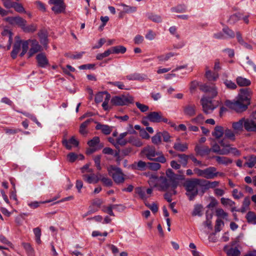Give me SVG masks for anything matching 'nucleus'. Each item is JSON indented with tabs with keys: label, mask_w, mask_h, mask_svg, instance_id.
Listing matches in <instances>:
<instances>
[{
	"label": "nucleus",
	"mask_w": 256,
	"mask_h": 256,
	"mask_svg": "<svg viewBox=\"0 0 256 256\" xmlns=\"http://www.w3.org/2000/svg\"><path fill=\"white\" fill-rule=\"evenodd\" d=\"M246 218L249 224H256V214L252 211L248 212L246 214Z\"/></svg>",
	"instance_id": "32"
},
{
	"label": "nucleus",
	"mask_w": 256,
	"mask_h": 256,
	"mask_svg": "<svg viewBox=\"0 0 256 256\" xmlns=\"http://www.w3.org/2000/svg\"><path fill=\"white\" fill-rule=\"evenodd\" d=\"M134 98L130 95L114 96L111 98L110 102L112 105L117 106H127L132 103Z\"/></svg>",
	"instance_id": "6"
},
{
	"label": "nucleus",
	"mask_w": 256,
	"mask_h": 256,
	"mask_svg": "<svg viewBox=\"0 0 256 256\" xmlns=\"http://www.w3.org/2000/svg\"><path fill=\"white\" fill-rule=\"evenodd\" d=\"M216 215L218 218L225 220H227V218L228 216V213L224 212L222 208H218L216 209Z\"/></svg>",
	"instance_id": "42"
},
{
	"label": "nucleus",
	"mask_w": 256,
	"mask_h": 256,
	"mask_svg": "<svg viewBox=\"0 0 256 256\" xmlns=\"http://www.w3.org/2000/svg\"><path fill=\"white\" fill-rule=\"evenodd\" d=\"M99 174H84L82 176V178L88 184H96L100 180Z\"/></svg>",
	"instance_id": "16"
},
{
	"label": "nucleus",
	"mask_w": 256,
	"mask_h": 256,
	"mask_svg": "<svg viewBox=\"0 0 256 256\" xmlns=\"http://www.w3.org/2000/svg\"><path fill=\"white\" fill-rule=\"evenodd\" d=\"M244 159L246 161L244 164V166L248 168H252L255 166L256 164V156L252 154L244 156Z\"/></svg>",
	"instance_id": "17"
},
{
	"label": "nucleus",
	"mask_w": 256,
	"mask_h": 256,
	"mask_svg": "<svg viewBox=\"0 0 256 256\" xmlns=\"http://www.w3.org/2000/svg\"><path fill=\"white\" fill-rule=\"evenodd\" d=\"M223 32L227 35L229 38H233L234 37V32L228 27H225L222 28Z\"/></svg>",
	"instance_id": "61"
},
{
	"label": "nucleus",
	"mask_w": 256,
	"mask_h": 256,
	"mask_svg": "<svg viewBox=\"0 0 256 256\" xmlns=\"http://www.w3.org/2000/svg\"><path fill=\"white\" fill-rule=\"evenodd\" d=\"M149 184L154 188H156L160 191H172V193L176 194V188L178 186V182L176 180H168L164 176L158 178L152 176L148 181Z\"/></svg>",
	"instance_id": "2"
},
{
	"label": "nucleus",
	"mask_w": 256,
	"mask_h": 256,
	"mask_svg": "<svg viewBox=\"0 0 256 256\" xmlns=\"http://www.w3.org/2000/svg\"><path fill=\"white\" fill-rule=\"evenodd\" d=\"M38 36L40 37L41 44L44 46L46 45L48 40L46 34L44 32L41 31L38 32Z\"/></svg>",
	"instance_id": "54"
},
{
	"label": "nucleus",
	"mask_w": 256,
	"mask_h": 256,
	"mask_svg": "<svg viewBox=\"0 0 256 256\" xmlns=\"http://www.w3.org/2000/svg\"><path fill=\"white\" fill-rule=\"evenodd\" d=\"M127 132H124L120 134L118 138L116 139V144H118V145L124 146L127 142H128L124 139V138L127 135Z\"/></svg>",
	"instance_id": "39"
},
{
	"label": "nucleus",
	"mask_w": 256,
	"mask_h": 256,
	"mask_svg": "<svg viewBox=\"0 0 256 256\" xmlns=\"http://www.w3.org/2000/svg\"><path fill=\"white\" fill-rule=\"evenodd\" d=\"M148 18L153 22L160 23L162 22V17L158 14H154L152 12H148L146 14Z\"/></svg>",
	"instance_id": "31"
},
{
	"label": "nucleus",
	"mask_w": 256,
	"mask_h": 256,
	"mask_svg": "<svg viewBox=\"0 0 256 256\" xmlns=\"http://www.w3.org/2000/svg\"><path fill=\"white\" fill-rule=\"evenodd\" d=\"M202 209V206L201 205H200V204L195 205L194 209L192 212V216H202V213H201Z\"/></svg>",
	"instance_id": "58"
},
{
	"label": "nucleus",
	"mask_w": 256,
	"mask_h": 256,
	"mask_svg": "<svg viewBox=\"0 0 256 256\" xmlns=\"http://www.w3.org/2000/svg\"><path fill=\"white\" fill-rule=\"evenodd\" d=\"M242 19V15L240 14H236L231 16L229 19L228 22L231 24H234L238 21Z\"/></svg>",
	"instance_id": "48"
},
{
	"label": "nucleus",
	"mask_w": 256,
	"mask_h": 256,
	"mask_svg": "<svg viewBox=\"0 0 256 256\" xmlns=\"http://www.w3.org/2000/svg\"><path fill=\"white\" fill-rule=\"evenodd\" d=\"M34 233L36 238V243L40 244L41 243L40 236H41V230L40 228L37 227L33 230Z\"/></svg>",
	"instance_id": "47"
},
{
	"label": "nucleus",
	"mask_w": 256,
	"mask_h": 256,
	"mask_svg": "<svg viewBox=\"0 0 256 256\" xmlns=\"http://www.w3.org/2000/svg\"><path fill=\"white\" fill-rule=\"evenodd\" d=\"M66 6L64 3L60 4H54L52 8V10L55 14H60L64 11Z\"/></svg>",
	"instance_id": "35"
},
{
	"label": "nucleus",
	"mask_w": 256,
	"mask_h": 256,
	"mask_svg": "<svg viewBox=\"0 0 256 256\" xmlns=\"http://www.w3.org/2000/svg\"><path fill=\"white\" fill-rule=\"evenodd\" d=\"M244 129L248 132H256V116L245 118Z\"/></svg>",
	"instance_id": "12"
},
{
	"label": "nucleus",
	"mask_w": 256,
	"mask_h": 256,
	"mask_svg": "<svg viewBox=\"0 0 256 256\" xmlns=\"http://www.w3.org/2000/svg\"><path fill=\"white\" fill-rule=\"evenodd\" d=\"M173 147L176 150L181 152H185L188 148V146L186 143H181L180 142H175Z\"/></svg>",
	"instance_id": "29"
},
{
	"label": "nucleus",
	"mask_w": 256,
	"mask_h": 256,
	"mask_svg": "<svg viewBox=\"0 0 256 256\" xmlns=\"http://www.w3.org/2000/svg\"><path fill=\"white\" fill-rule=\"evenodd\" d=\"M146 118L152 122H164L166 124L170 123L168 118L163 116L162 114L160 112H150L148 114Z\"/></svg>",
	"instance_id": "7"
},
{
	"label": "nucleus",
	"mask_w": 256,
	"mask_h": 256,
	"mask_svg": "<svg viewBox=\"0 0 256 256\" xmlns=\"http://www.w3.org/2000/svg\"><path fill=\"white\" fill-rule=\"evenodd\" d=\"M224 138L232 141L235 140V135L234 132L228 128L224 130Z\"/></svg>",
	"instance_id": "37"
},
{
	"label": "nucleus",
	"mask_w": 256,
	"mask_h": 256,
	"mask_svg": "<svg viewBox=\"0 0 256 256\" xmlns=\"http://www.w3.org/2000/svg\"><path fill=\"white\" fill-rule=\"evenodd\" d=\"M206 76L208 80L215 81L218 78V74L217 73H212L210 70H207L206 72Z\"/></svg>",
	"instance_id": "44"
},
{
	"label": "nucleus",
	"mask_w": 256,
	"mask_h": 256,
	"mask_svg": "<svg viewBox=\"0 0 256 256\" xmlns=\"http://www.w3.org/2000/svg\"><path fill=\"white\" fill-rule=\"evenodd\" d=\"M137 108L142 112H146L148 110V106L146 105L140 104L139 102L136 103Z\"/></svg>",
	"instance_id": "64"
},
{
	"label": "nucleus",
	"mask_w": 256,
	"mask_h": 256,
	"mask_svg": "<svg viewBox=\"0 0 256 256\" xmlns=\"http://www.w3.org/2000/svg\"><path fill=\"white\" fill-rule=\"evenodd\" d=\"M38 66L41 68H46L48 65V60L44 53L38 54L36 56Z\"/></svg>",
	"instance_id": "19"
},
{
	"label": "nucleus",
	"mask_w": 256,
	"mask_h": 256,
	"mask_svg": "<svg viewBox=\"0 0 256 256\" xmlns=\"http://www.w3.org/2000/svg\"><path fill=\"white\" fill-rule=\"evenodd\" d=\"M171 10L175 12H184L186 11V7L184 4H180L172 8Z\"/></svg>",
	"instance_id": "45"
},
{
	"label": "nucleus",
	"mask_w": 256,
	"mask_h": 256,
	"mask_svg": "<svg viewBox=\"0 0 256 256\" xmlns=\"http://www.w3.org/2000/svg\"><path fill=\"white\" fill-rule=\"evenodd\" d=\"M184 114L192 117L196 114V107L195 104H188L183 108Z\"/></svg>",
	"instance_id": "15"
},
{
	"label": "nucleus",
	"mask_w": 256,
	"mask_h": 256,
	"mask_svg": "<svg viewBox=\"0 0 256 256\" xmlns=\"http://www.w3.org/2000/svg\"><path fill=\"white\" fill-rule=\"evenodd\" d=\"M224 226V222L220 219H218L216 220V224L215 226V231L216 232H220L222 227Z\"/></svg>",
	"instance_id": "63"
},
{
	"label": "nucleus",
	"mask_w": 256,
	"mask_h": 256,
	"mask_svg": "<svg viewBox=\"0 0 256 256\" xmlns=\"http://www.w3.org/2000/svg\"><path fill=\"white\" fill-rule=\"evenodd\" d=\"M111 51L110 49H108V50H106L103 53L98 54L96 56V58L98 60H102L104 58H106L110 54Z\"/></svg>",
	"instance_id": "57"
},
{
	"label": "nucleus",
	"mask_w": 256,
	"mask_h": 256,
	"mask_svg": "<svg viewBox=\"0 0 256 256\" xmlns=\"http://www.w3.org/2000/svg\"><path fill=\"white\" fill-rule=\"evenodd\" d=\"M136 193L138 194L142 199H146L147 198L145 190L144 188L138 187L136 188Z\"/></svg>",
	"instance_id": "59"
},
{
	"label": "nucleus",
	"mask_w": 256,
	"mask_h": 256,
	"mask_svg": "<svg viewBox=\"0 0 256 256\" xmlns=\"http://www.w3.org/2000/svg\"><path fill=\"white\" fill-rule=\"evenodd\" d=\"M194 172L198 176L204 178L206 179H212L216 177V168L214 166H210L204 170L196 168L194 170Z\"/></svg>",
	"instance_id": "4"
},
{
	"label": "nucleus",
	"mask_w": 256,
	"mask_h": 256,
	"mask_svg": "<svg viewBox=\"0 0 256 256\" xmlns=\"http://www.w3.org/2000/svg\"><path fill=\"white\" fill-rule=\"evenodd\" d=\"M200 90L210 96V99L216 96L218 94L217 89L214 86H210L206 84L202 85L200 86Z\"/></svg>",
	"instance_id": "13"
},
{
	"label": "nucleus",
	"mask_w": 256,
	"mask_h": 256,
	"mask_svg": "<svg viewBox=\"0 0 256 256\" xmlns=\"http://www.w3.org/2000/svg\"><path fill=\"white\" fill-rule=\"evenodd\" d=\"M245 118H242L238 122L232 123V126L236 132H241L244 128Z\"/></svg>",
	"instance_id": "23"
},
{
	"label": "nucleus",
	"mask_w": 256,
	"mask_h": 256,
	"mask_svg": "<svg viewBox=\"0 0 256 256\" xmlns=\"http://www.w3.org/2000/svg\"><path fill=\"white\" fill-rule=\"evenodd\" d=\"M99 176L100 180L105 186H112V182L110 178L103 176L101 174H99Z\"/></svg>",
	"instance_id": "51"
},
{
	"label": "nucleus",
	"mask_w": 256,
	"mask_h": 256,
	"mask_svg": "<svg viewBox=\"0 0 256 256\" xmlns=\"http://www.w3.org/2000/svg\"><path fill=\"white\" fill-rule=\"evenodd\" d=\"M116 206V205L115 204L110 205L108 207L104 206L102 208V210L111 216H114V213L112 212V209L114 208Z\"/></svg>",
	"instance_id": "52"
},
{
	"label": "nucleus",
	"mask_w": 256,
	"mask_h": 256,
	"mask_svg": "<svg viewBox=\"0 0 256 256\" xmlns=\"http://www.w3.org/2000/svg\"><path fill=\"white\" fill-rule=\"evenodd\" d=\"M224 84L227 88L234 90L237 88L236 84L230 80H226L224 81Z\"/></svg>",
	"instance_id": "60"
},
{
	"label": "nucleus",
	"mask_w": 256,
	"mask_h": 256,
	"mask_svg": "<svg viewBox=\"0 0 256 256\" xmlns=\"http://www.w3.org/2000/svg\"><path fill=\"white\" fill-rule=\"evenodd\" d=\"M31 48L28 52V58L32 56L34 54L41 50L42 47L36 40H30Z\"/></svg>",
	"instance_id": "14"
},
{
	"label": "nucleus",
	"mask_w": 256,
	"mask_h": 256,
	"mask_svg": "<svg viewBox=\"0 0 256 256\" xmlns=\"http://www.w3.org/2000/svg\"><path fill=\"white\" fill-rule=\"evenodd\" d=\"M176 54L174 52H168L164 55H161L158 56V59L162 62L168 60L170 58L176 56Z\"/></svg>",
	"instance_id": "43"
},
{
	"label": "nucleus",
	"mask_w": 256,
	"mask_h": 256,
	"mask_svg": "<svg viewBox=\"0 0 256 256\" xmlns=\"http://www.w3.org/2000/svg\"><path fill=\"white\" fill-rule=\"evenodd\" d=\"M22 44L21 40H17L14 44L13 50L11 52V56L12 58H16L19 52Z\"/></svg>",
	"instance_id": "28"
},
{
	"label": "nucleus",
	"mask_w": 256,
	"mask_h": 256,
	"mask_svg": "<svg viewBox=\"0 0 256 256\" xmlns=\"http://www.w3.org/2000/svg\"><path fill=\"white\" fill-rule=\"evenodd\" d=\"M110 51L112 54H124L126 50V48L122 46H118L111 48Z\"/></svg>",
	"instance_id": "34"
},
{
	"label": "nucleus",
	"mask_w": 256,
	"mask_h": 256,
	"mask_svg": "<svg viewBox=\"0 0 256 256\" xmlns=\"http://www.w3.org/2000/svg\"><path fill=\"white\" fill-rule=\"evenodd\" d=\"M252 92L250 88H242L236 97V100L232 102L226 101V104L236 112L246 110L250 104Z\"/></svg>",
	"instance_id": "1"
},
{
	"label": "nucleus",
	"mask_w": 256,
	"mask_h": 256,
	"mask_svg": "<svg viewBox=\"0 0 256 256\" xmlns=\"http://www.w3.org/2000/svg\"><path fill=\"white\" fill-rule=\"evenodd\" d=\"M161 167L160 164L157 162H148V168L152 170H158Z\"/></svg>",
	"instance_id": "56"
},
{
	"label": "nucleus",
	"mask_w": 256,
	"mask_h": 256,
	"mask_svg": "<svg viewBox=\"0 0 256 256\" xmlns=\"http://www.w3.org/2000/svg\"><path fill=\"white\" fill-rule=\"evenodd\" d=\"M178 157L180 159V162L182 164L183 166L186 167L188 164V160L189 158V156L185 154H178Z\"/></svg>",
	"instance_id": "46"
},
{
	"label": "nucleus",
	"mask_w": 256,
	"mask_h": 256,
	"mask_svg": "<svg viewBox=\"0 0 256 256\" xmlns=\"http://www.w3.org/2000/svg\"><path fill=\"white\" fill-rule=\"evenodd\" d=\"M30 42V40L24 41L21 44H22V52L20 54V56H23L27 52L28 48V44Z\"/></svg>",
	"instance_id": "49"
},
{
	"label": "nucleus",
	"mask_w": 256,
	"mask_h": 256,
	"mask_svg": "<svg viewBox=\"0 0 256 256\" xmlns=\"http://www.w3.org/2000/svg\"><path fill=\"white\" fill-rule=\"evenodd\" d=\"M214 101L212 100L210 98L206 96H204L201 99V104L202 106V110L205 114H210L216 108V106L214 104Z\"/></svg>",
	"instance_id": "8"
},
{
	"label": "nucleus",
	"mask_w": 256,
	"mask_h": 256,
	"mask_svg": "<svg viewBox=\"0 0 256 256\" xmlns=\"http://www.w3.org/2000/svg\"><path fill=\"white\" fill-rule=\"evenodd\" d=\"M221 203L224 206H232L235 204V202L231 200L230 199L222 198L220 199Z\"/></svg>",
	"instance_id": "55"
},
{
	"label": "nucleus",
	"mask_w": 256,
	"mask_h": 256,
	"mask_svg": "<svg viewBox=\"0 0 256 256\" xmlns=\"http://www.w3.org/2000/svg\"><path fill=\"white\" fill-rule=\"evenodd\" d=\"M62 144L66 149L70 150L72 148V145L77 146L78 144V142L74 136H72L68 140H62Z\"/></svg>",
	"instance_id": "21"
},
{
	"label": "nucleus",
	"mask_w": 256,
	"mask_h": 256,
	"mask_svg": "<svg viewBox=\"0 0 256 256\" xmlns=\"http://www.w3.org/2000/svg\"><path fill=\"white\" fill-rule=\"evenodd\" d=\"M214 158L218 164L225 166H228L232 162V159L227 157L216 156Z\"/></svg>",
	"instance_id": "26"
},
{
	"label": "nucleus",
	"mask_w": 256,
	"mask_h": 256,
	"mask_svg": "<svg viewBox=\"0 0 256 256\" xmlns=\"http://www.w3.org/2000/svg\"><path fill=\"white\" fill-rule=\"evenodd\" d=\"M100 142V138L98 136H94L92 139L88 142V144L90 146L93 147L97 145Z\"/></svg>",
	"instance_id": "62"
},
{
	"label": "nucleus",
	"mask_w": 256,
	"mask_h": 256,
	"mask_svg": "<svg viewBox=\"0 0 256 256\" xmlns=\"http://www.w3.org/2000/svg\"><path fill=\"white\" fill-rule=\"evenodd\" d=\"M219 144L222 147V150H226L230 153H232L234 155H240V152L235 148L231 147V144L227 138H224L222 140L218 142Z\"/></svg>",
	"instance_id": "11"
},
{
	"label": "nucleus",
	"mask_w": 256,
	"mask_h": 256,
	"mask_svg": "<svg viewBox=\"0 0 256 256\" xmlns=\"http://www.w3.org/2000/svg\"><path fill=\"white\" fill-rule=\"evenodd\" d=\"M194 150L196 154L200 156L208 154L211 151V150L208 146L199 144L196 146Z\"/></svg>",
	"instance_id": "18"
},
{
	"label": "nucleus",
	"mask_w": 256,
	"mask_h": 256,
	"mask_svg": "<svg viewBox=\"0 0 256 256\" xmlns=\"http://www.w3.org/2000/svg\"><path fill=\"white\" fill-rule=\"evenodd\" d=\"M96 128V130H101L102 133L106 135L109 134L112 132V129L110 126L106 124H102L100 123H98Z\"/></svg>",
	"instance_id": "30"
},
{
	"label": "nucleus",
	"mask_w": 256,
	"mask_h": 256,
	"mask_svg": "<svg viewBox=\"0 0 256 256\" xmlns=\"http://www.w3.org/2000/svg\"><path fill=\"white\" fill-rule=\"evenodd\" d=\"M12 8H14V10L18 12H19V13H26V12L25 9L23 7L22 5L20 3L16 2L15 4H14V6Z\"/></svg>",
	"instance_id": "53"
},
{
	"label": "nucleus",
	"mask_w": 256,
	"mask_h": 256,
	"mask_svg": "<svg viewBox=\"0 0 256 256\" xmlns=\"http://www.w3.org/2000/svg\"><path fill=\"white\" fill-rule=\"evenodd\" d=\"M4 20L12 26H17L21 28L26 23V20L19 16H8L4 18Z\"/></svg>",
	"instance_id": "10"
},
{
	"label": "nucleus",
	"mask_w": 256,
	"mask_h": 256,
	"mask_svg": "<svg viewBox=\"0 0 256 256\" xmlns=\"http://www.w3.org/2000/svg\"><path fill=\"white\" fill-rule=\"evenodd\" d=\"M202 182H205V184H204V186L208 189L209 188H214L218 186L220 184V182L218 181H206L205 180H202Z\"/></svg>",
	"instance_id": "36"
},
{
	"label": "nucleus",
	"mask_w": 256,
	"mask_h": 256,
	"mask_svg": "<svg viewBox=\"0 0 256 256\" xmlns=\"http://www.w3.org/2000/svg\"><path fill=\"white\" fill-rule=\"evenodd\" d=\"M142 156H146L148 160H154L155 157L159 155V152H156L154 146L148 145L144 148L141 150Z\"/></svg>",
	"instance_id": "9"
},
{
	"label": "nucleus",
	"mask_w": 256,
	"mask_h": 256,
	"mask_svg": "<svg viewBox=\"0 0 256 256\" xmlns=\"http://www.w3.org/2000/svg\"><path fill=\"white\" fill-rule=\"evenodd\" d=\"M152 142L155 145H159L162 142L161 132H157L155 135L152 137Z\"/></svg>",
	"instance_id": "38"
},
{
	"label": "nucleus",
	"mask_w": 256,
	"mask_h": 256,
	"mask_svg": "<svg viewBox=\"0 0 256 256\" xmlns=\"http://www.w3.org/2000/svg\"><path fill=\"white\" fill-rule=\"evenodd\" d=\"M221 146L220 144H214L212 146V148H210L211 151L214 152L216 153L221 155H227L228 154V152L226 150H222V148H220Z\"/></svg>",
	"instance_id": "25"
},
{
	"label": "nucleus",
	"mask_w": 256,
	"mask_h": 256,
	"mask_svg": "<svg viewBox=\"0 0 256 256\" xmlns=\"http://www.w3.org/2000/svg\"><path fill=\"white\" fill-rule=\"evenodd\" d=\"M26 23L24 24V26H22V29L26 32H33L36 30V26L34 24H31L28 26H26Z\"/></svg>",
	"instance_id": "40"
},
{
	"label": "nucleus",
	"mask_w": 256,
	"mask_h": 256,
	"mask_svg": "<svg viewBox=\"0 0 256 256\" xmlns=\"http://www.w3.org/2000/svg\"><path fill=\"white\" fill-rule=\"evenodd\" d=\"M128 80H139L143 81L147 78V76L145 74H141L138 73H134L126 76Z\"/></svg>",
	"instance_id": "22"
},
{
	"label": "nucleus",
	"mask_w": 256,
	"mask_h": 256,
	"mask_svg": "<svg viewBox=\"0 0 256 256\" xmlns=\"http://www.w3.org/2000/svg\"><path fill=\"white\" fill-rule=\"evenodd\" d=\"M224 134V128L222 126H216L212 134L216 140H219Z\"/></svg>",
	"instance_id": "24"
},
{
	"label": "nucleus",
	"mask_w": 256,
	"mask_h": 256,
	"mask_svg": "<svg viewBox=\"0 0 256 256\" xmlns=\"http://www.w3.org/2000/svg\"><path fill=\"white\" fill-rule=\"evenodd\" d=\"M204 120V117L202 114H198L196 118H192L190 120V122L198 124H203Z\"/></svg>",
	"instance_id": "41"
},
{
	"label": "nucleus",
	"mask_w": 256,
	"mask_h": 256,
	"mask_svg": "<svg viewBox=\"0 0 256 256\" xmlns=\"http://www.w3.org/2000/svg\"><path fill=\"white\" fill-rule=\"evenodd\" d=\"M202 180L192 178L186 180L184 186L186 189V194L190 200H194L198 194V186L201 185Z\"/></svg>",
	"instance_id": "3"
},
{
	"label": "nucleus",
	"mask_w": 256,
	"mask_h": 256,
	"mask_svg": "<svg viewBox=\"0 0 256 256\" xmlns=\"http://www.w3.org/2000/svg\"><path fill=\"white\" fill-rule=\"evenodd\" d=\"M128 142L136 147H141L144 144V142L140 138L134 136H130L128 138Z\"/></svg>",
	"instance_id": "20"
},
{
	"label": "nucleus",
	"mask_w": 256,
	"mask_h": 256,
	"mask_svg": "<svg viewBox=\"0 0 256 256\" xmlns=\"http://www.w3.org/2000/svg\"><path fill=\"white\" fill-rule=\"evenodd\" d=\"M122 6H123V12L125 13H132L136 10V6H126L124 4H123Z\"/></svg>",
	"instance_id": "50"
},
{
	"label": "nucleus",
	"mask_w": 256,
	"mask_h": 256,
	"mask_svg": "<svg viewBox=\"0 0 256 256\" xmlns=\"http://www.w3.org/2000/svg\"><path fill=\"white\" fill-rule=\"evenodd\" d=\"M228 246H226L224 247V250L226 252L228 256H240V250L236 248H230L229 250H226Z\"/></svg>",
	"instance_id": "27"
},
{
	"label": "nucleus",
	"mask_w": 256,
	"mask_h": 256,
	"mask_svg": "<svg viewBox=\"0 0 256 256\" xmlns=\"http://www.w3.org/2000/svg\"><path fill=\"white\" fill-rule=\"evenodd\" d=\"M236 83L240 86H246L250 84V81L242 76H238L236 79Z\"/></svg>",
	"instance_id": "33"
},
{
	"label": "nucleus",
	"mask_w": 256,
	"mask_h": 256,
	"mask_svg": "<svg viewBox=\"0 0 256 256\" xmlns=\"http://www.w3.org/2000/svg\"><path fill=\"white\" fill-rule=\"evenodd\" d=\"M108 171L116 183L120 184L124 182V174L120 168L111 165L108 167Z\"/></svg>",
	"instance_id": "5"
}]
</instances>
